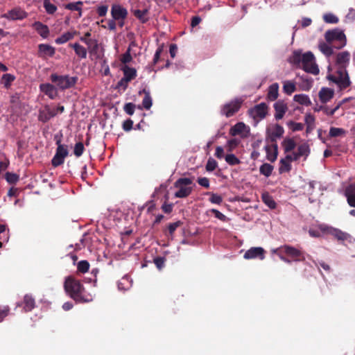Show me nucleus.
I'll list each match as a JSON object with an SVG mask.
<instances>
[{
  "label": "nucleus",
  "instance_id": "nucleus-1",
  "mask_svg": "<svg viewBox=\"0 0 355 355\" xmlns=\"http://www.w3.org/2000/svg\"><path fill=\"white\" fill-rule=\"evenodd\" d=\"M64 288L67 295L77 303H87L93 300V296L87 293L80 281L72 276L65 279Z\"/></svg>",
  "mask_w": 355,
  "mask_h": 355
},
{
  "label": "nucleus",
  "instance_id": "nucleus-2",
  "mask_svg": "<svg viewBox=\"0 0 355 355\" xmlns=\"http://www.w3.org/2000/svg\"><path fill=\"white\" fill-rule=\"evenodd\" d=\"M289 62L295 65L302 64V69L308 73L313 75L319 73V69L315 62L313 54L309 51L302 54L300 51H294L289 58Z\"/></svg>",
  "mask_w": 355,
  "mask_h": 355
},
{
  "label": "nucleus",
  "instance_id": "nucleus-3",
  "mask_svg": "<svg viewBox=\"0 0 355 355\" xmlns=\"http://www.w3.org/2000/svg\"><path fill=\"white\" fill-rule=\"evenodd\" d=\"M193 186L195 184L193 183L192 179L189 178H180L174 182V187L177 189V191L174 196L175 198H184L188 197L193 191Z\"/></svg>",
  "mask_w": 355,
  "mask_h": 355
},
{
  "label": "nucleus",
  "instance_id": "nucleus-4",
  "mask_svg": "<svg viewBox=\"0 0 355 355\" xmlns=\"http://www.w3.org/2000/svg\"><path fill=\"white\" fill-rule=\"evenodd\" d=\"M50 78L51 82L61 90L71 88L76 85L78 80L77 77H71L68 75H58L57 73H52Z\"/></svg>",
  "mask_w": 355,
  "mask_h": 355
},
{
  "label": "nucleus",
  "instance_id": "nucleus-5",
  "mask_svg": "<svg viewBox=\"0 0 355 355\" xmlns=\"http://www.w3.org/2000/svg\"><path fill=\"white\" fill-rule=\"evenodd\" d=\"M244 99L241 97L236 98L225 104L221 108V114L226 117H231L240 110Z\"/></svg>",
  "mask_w": 355,
  "mask_h": 355
},
{
  "label": "nucleus",
  "instance_id": "nucleus-6",
  "mask_svg": "<svg viewBox=\"0 0 355 355\" xmlns=\"http://www.w3.org/2000/svg\"><path fill=\"white\" fill-rule=\"evenodd\" d=\"M328 78L338 85L340 89H345L348 87L351 82L345 69H340L337 71V75H329Z\"/></svg>",
  "mask_w": 355,
  "mask_h": 355
},
{
  "label": "nucleus",
  "instance_id": "nucleus-7",
  "mask_svg": "<svg viewBox=\"0 0 355 355\" xmlns=\"http://www.w3.org/2000/svg\"><path fill=\"white\" fill-rule=\"evenodd\" d=\"M319 228L322 232V233L328 234L334 236L338 241H344L350 237L349 234L344 232L339 229L329 227L324 224L319 225Z\"/></svg>",
  "mask_w": 355,
  "mask_h": 355
},
{
  "label": "nucleus",
  "instance_id": "nucleus-8",
  "mask_svg": "<svg viewBox=\"0 0 355 355\" xmlns=\"http://www.w3.org/2000/svg\"><path fill=\"white\" fill-rule=\"evenodd\" d=\"M325 39L328 42L337 41L339 42V46L337 49H340L345 45L346 37L345 34L338 30L328 31L325 33Z\"/></svg>",
  "mask_w": 355,
  "mask_h": 355
},
{
  "label": "nucleus",
  "instance_id": "nucleus-9",
  "mask_svg": "<svg viewBox=\"0 0 355 355\" xmlns=\"http://www.w3.org/2000/svg\"><path fill=\"white\" fill-rule=\"evenodd\" d=\"M284 254L289 257L291 261H304L305 260V257L302 251L288 245H284Z\"/></svg>",
  "mask_w": 355,
  "mask_h": 355
},
{
  "label": "nucleus",
  "instance_id": "nucleus-10",
  "mask_svg": "<svg viewBox=\"0 0 355 355\" xmlns=\"http://www.w3.org/2000/svg\"><path fill=\"white\" fill-rule=\"evenodd\" d=\"M268 113V105L265 103H261L249 110L250 115L254 119H263Z\"/></svg>",
  "mask_w": 355,
  "mask_h": 355
},
{
  "label": "nucleus",
  "instance_id": "nucleus-11",
  "mask_svg": "<svg viewBox=\"0 0 355 355\" xmlns=\"http://www.w3.org/2000/svg\"><path fill=\"white\" fill-rule=\"evenodd\" d=\"M111 15L114 20H123L128 15V11L122 6L114 4L112 6Z\"/></svg>",
  "mask_w": 355,
  "mask_h": 355
},
{
  "label": "nucleus",
  "instance_id": "nucleus-12",
  "mask_svg": "<svg viewBox=\"0 0 355 355\" xmlns=\"http://www.w3.org/2000/svg\"><path fill=\"white\" fill-rule=\"evenodd\" d=\"M265 250L261 247H253L249 249L244 254V258L246 259H251L259 258L263 260L265 257Z\"/></svg>",
  "mask_w": 355,
  "mask_h": 355
},
{
  "label": "nucleus",
  "instance_id": "nucleus-13",
  "mask_svg": "<svg viewBox=\"0 0 355 355\" xmlns=\"http://www.w3.org/2000/svg\"><path fill=\"white\" fill-rule=\"evenodd\" d=\"M55 53L54 47L46 44H40L38 45V56L46 59L47 57L52 58Z\"/></svg>",
  "mask_w": 355,
  "mask_h": 355
},
{
  "label": "nucleus",
  "instance_id": "nucleus-14",
  "mask_svg": "<svg viewBox=\"0 0 355 355\" xmlns=\"http://www.w3.org/2000/svg\"><path fill=\"white\" fill-rule=\"evenodd\" d=\"M274 109L275 111V118L276 120L282 119L286 111L288 110V106L286 103L283 101H278L274 104Z\"/></svg>",
  "mask_w": 355,
  "mask_h": 355
},
{
  "label": "nucleus",
  "instance_id": "nucleus-15",
  "mask_svg": "<svg viewBox=\"0 0 355 355\" xmlns=\"http://www.w3.org/2000/svg\"><path fill=\"white\" fill-rule=\"evenodd\" d=\"M8 20H23L26 17V13L21 8H14L4 15Z\"/></svg>",
  "mask_w": 355,
  "mask_h": 355
},
{
  "label": "nucleus",
  "instance_id": "nucleus-16",
  "mask_svg": "<svg viewBox=\"0 0 355 355\" xmlns=\"http://www.w3.org/2000/svg\"><path fill=\"white\" fill-rule=\"evenodd\" d=\"M284 130L282 126L275 124L270 132H268V139L272 144H277V139L282 137Z\"/></svg>",
  "mask_w": 355,
  "mask_h": 355
},
{
  "label": "nucleus",
  "instance_id": "nucleus-17",
  "mask_svg": "<svg viewBox=\"0 0 355 355\" xmlns=\"http://www.w3.org/2000/svg\"><path fill=\"white\" fill-rule=\"evenodd\" d=\"M42 92L48 96L51 99H55L58 96L56 87L50 83H43L40 85Z\"/></svg>",
  "mask_w": 355,
  "mask_h": 355
},
{
  "label": "nucleus",
  "instance_id": "nucleus-18",
  "mask_svg": "<svg viewBox=\"0 0 355 355\" xmlns=\"http://www.w3.org/2000/svg\"><path fill=\"white\" fill-rule=\"evenodd\" d=\"M266 153V158L271 162H275L278 155V146L277 144H272L271 145H266L264 147Z\"/></svg>",
  "mask_w": 355,
  "mask_h": 355
},
{
  "label": "nucleus",
  "instance_id": "nucleus-19",
  "mask_svg": "<svg viewBox=\"0 0 355 355\" xmlns=\"http://www.w3.org/2000/svg\"><path fill=\"white\" fill-rule=\"evenodd\" d=\"M18 306H22L25 312L31 311L35 307V298L31 295L26 294L24 295L21 304H18Z\"/></svg>",
  "mask_w": 355,
  "mask_h": 355
},
{
  "label": "nucleus",
  "instance_id": "nucleus-20",
  "mask_svg": "<svg viewBox=\"0 0 355 355\" xmlns=\"http://www.w3.org/2000/svg\"><path fill=\"white\" fill-rule=\"evenodd\" d=\"M345 196L350 207H355V184H351L345 189Z\"/></svg>",
  "mask_w": 355,
  "mask_h": 355
},
{
  "label": "nucleus",
  "instance_id": "nucleus-21",
  "mask_svg": "<svg viewBox=\"0 0 355 355\" xmlns=\"http://www.w3.org/2000/svg\"><path fill=\"white\" fill-rule=\"evenodd\" d=\"M61 135L60 137L58 135L55 136V144L57 145V149L55 151V154H58L59 156L63 157L65 158L69 155V150L67 149V146L62 144L61 141Z\"/></svg>",
  "mask_w": 355,
  "mask_h": 355
},
{
  "label": "nucleus",
  "instance_id": "nucleus-22",
  "mask_svg": "<svg viewBox=\"0 0 355 355\" xmlns=\"http://www.w3.org/2000/svg\"><path fill=\"white\" fill-rule=\"evenodd\" d=\"M56 114L57 112L55 111L51 110L49 107L46 106L44 110L40 111L38 119L42 122L46 123Z\"/></svg>",
  "mask_w": 355,
  "mask_h": 355
},
{
  "label": "nucleus",
  "instance_id": "nucleus-23",
  "mask_svg": "<svg viewBox=\"0 0 355 355\" xmlns=\"http://www.w3.org/2000/svg\"><path fill=\"white\" fill-rule=\"evenodd\" d=\"M123 72V81L130 82L132 80L135 79L137 76V71L135 68L129 67L127 65H125L122 68Z\"/></svg>",
  "mask_w": 355,
  "mask_h": 355
},
{
  "label": "nucleus",
  "instance_id": "nucleus-24",
  "mask_svg": "<svg viewBox=\"0 0 355 355\" xmlns=\"http://www.w3.org/2000/svg\"><path fill=\"white\" fill-rule=\"evenodd\" d=\"M334 94L333 89L323 87L319 92V98L322 103H325L334 97Z\"/></svg>",
  "mask_w": 355,
  "mask_h": 355
},
{
  "label": "nucleus",
  "instance_id": "nucleus-25",
  "mask_svg": "<svg viewBox=\"0 0 355 355\" xmlns=\"http://www.w3.org/2000/svg\"><path fill=\"white\" fill-rule=\"evenodd\" d=\"M349 53L347 51H343L338 53L336 56V63L340 65V69H345L346 64L349 61Z\"/></svg>",
  "mask_w": 355,
  "mask_h": 355
},
{
  "label": "nucleus",
  "instance_id": "nucleus-26",
  "mask_svg": "<svg viewBox=\"0 0 355 355\" xmlns=\"http://www.w3.org/2000/svg\"><path fill=\"white\" fill-rule=\"evenodd\" d=\"M141 94H144V98H143V101H142V106L146 110H149L151 107L152 104H153L152 98L150 96V92L144 88L142 90L139 92V95H141Z\"/></svg>",
  "mask_w": 355,
  "mask_h": 355
},
{
  "label": "nucleus",
  "instance_id": "nucleus-27",
  "mask_svg": "<svg viewBox=\"0 0 355 355\" xmlns=\"http://www.w3.org/2000/svg\"><path fill=\"white\" fill-rule=\"evenodd\" d=\"M278 96L279 85L275 83L269 86L267 98L269 101H274L278 98Z\"/></svg>",
  "mask_w": 355,
  "mask_h": 355
},
{
  "label": "nucleus",
  "instance_id": "nucleus-28",
  "mask_svg": "<svg viewBox=\"0 0 355 355\" xmlns=\"http://www.w3.org/2000/svg\"><path fill=\"white\" fill-rule=\"evenodd\" d=\"M78 34V32L76 31H68L62 35H61L60 37H57L55 39V43L58 44H62L64 43H66L67 42L69 41L70 40L73 39L76 35Z\"/></svg>",
  "mask_w": 355,
  "mask_h": 355
},
{
  "label": "nucleus",
  "instance_id": "nucleus-29",
  "mask_svg": "<svg viewBox=\"0 0 355 355\" xmlns=\"http://www.w3.org/2000/svg\"><path fill=\"white\" fill-rule=\"evenodd\" d=\"M69 46L74 49L76 54L80 59H85L87 58V49L83 46L78 43L69 44Z\"/></svg>",
  "mask_w": 355,
  "mask_h": 355
},
{
  "label": "nucleus",
  "instance_id": "nucleus-30",
  "mask_svg": "<svg viewBox=\"0 0 355 355\" xmlns=\"http://www.w3.org/2000/svg\"><path fill=\"white\" fill-rule=\"evenodd\" d=\"M33 28L43 38H46L49 34V28L44 24H33Z\"/></svg>",
  "mask_w": 355,
  "mask_h": 355
},
{
  "label": "nucleus",
  "instance_id": "nucleus-31",
  "mask_svg": "<svg viewBox=\"0 0 355 355\" xmlns=\"http://www.w3.org/2000/svg\"><path fill=\"white\" fill-rule=\"evenodd\" d=\"M246 128H247V126L245 125V124L244 123L239 122L230 128V134L232 136H236L238 135H241L245 130Z\"/></svg>",
  "mask_w": 355,
  "mask_h": 355
},
{
  "label": "nucleus",
  "instance_id": "nucleus-32",
  "mask_svg": "<svg viewBox=\"0 0 355 355\" xmlns=\"http://www.w3.org/2000/svg\"><path fill=\"white\" fill-rule=\"evenodd\" d=\"M295 153L299 158L304 157V159H306L310 153L309 146L306 143L302 144L297 147V150Z\"/></svg>",
  "mask_w": 355,
  "mask_h": 355
},
{
  "label": "nucleus",
  "instance_id": "nucleus-33",
  "mask_svg": "<svg viewBox=\"0 0 355 355\" xmlns=\"http://www.w3.org/2000/svg\"><path fill=\"white\" fill-rule=\"evenodd\" d=\"M293 100L302 105L309 106L311 105L309 97L304 94H295L293 97Z\"/></svg>",
  "mask_w": 355,
  "mask_h": 355
},
{
  "label": "nucleus",
  "instance_id": "nucleus-34",
  "mask_svg": "<svg viewBox=\"0 0 355 355\" xmlns=\"http://www.w3.org/2000/svg\"><path fill=\"white\" fill-rule=\"evenodd\" d=\"M282 146L286 153L291 152L296 146V143L291 138H286L282 141Z\"/></svg>",
  "mask_w": 355,
  "mask_h": 355
},
{
  "label": "nucleus",
  "instance_id": "nucleus-35",
  "mask_svg": "<svg viewBox=\"0 0 355 355\" xmlns=\"http://www.w3.org/2000/svg\"><path fill=\"white\" fill-rule=\"evenodd\" d=\"M291 170V162L286 159V157L279 161V173H288Z\"/></svg>",
  "mask_w": 355,
  "mask_h": 355
},
{
  "label": "nucleus",
  "instance_id": "nucleus-36",
  "mask_svg": "<svg viewBox=\"0 0 355 355\" xmlns=\"http://www.w3.org/2000/svg\"><path fill=\"white\" fill-rule=\"evenodd\" d=\"M318 48L320 51L327 57H329L334 53L333 48L329 44L325 42H320L318 44Z\"/></svg>",
  "mask_w": 355,
  "mask_h": 355
},
{
  "label": "nucleus",
  "instance_id": "nucleus-37",
  "mask_svg": "<svg viewBox=\"0 0 355 355\" xmlns=\"http://www.w3.org/2000/svg\"><path fill=\"white\" fill-rule=\"evenodd\" d=\"M263 202L270 209L276 207V202L268 193H263L261 195Z\"/></svg>",
  "mask_w": 355,
  "mask_h": 355
},
{
  "label": "nucleus",
  "instance_id": "nucleus-38",
  "mask_svg": "<svg viewBox=\"0 0 355 355\" xmlns=\"http://www.w3.org/2000/svg\"><path fill=\"white\" fill-rule=\"evenodd\" d=\"M296 90V86L295 83L290 81V80H286L284 82L283 85V91L285 94L288 95H291Z\"/></svg>",
  "mask_w": 355,
  "mask_h": 355
},
{
  "label": "nucleus",
  "instance_id": "nucleus-39",
  "mask_svg": "<svg viewBox=\"0 0 355 355\" xmlns=\"http://www.w3.org/2000/svg\"><path fill=\"white\" fill-rule=\"evenodd\" d=\"M273 169V166L268 163H264L261 165L259 168V172L261 175L268 178L271 175Z\"/></svg>",
  "mask_w": 355,
  "mask_h": 355
},
{
  "label": "nucleus",
  "instance_id": "nucleus-40",
  "mask_svg": "<svg viewBox=\"0 0 355 355\" xmlns=\"http://www.w3.org/2000/svg\"><path fill=\"white\" fill-rule=\"evenodd\" d=\"M15 80V76L10 73H5L2 76L1 83L6 88H9L12 83Z\"/></svg>",
  "mask_w": 355,
  "mask_h": 355
},
{
  "label": "nucleus",
  "instance_id": "nucleus-41",
  "mask_svg": "<svg viewBox=\"0 0 355 355\" xmlns=\"http://www.w3.org/2000/svg\"><path fill=\"white\" fill-rule=\"evenodd\" d=\"M284 245H282V246H280L279 248L272 249V252L273 254H277L279 257L280 259L282 260L283 261L288 263H291V261L289 259H288L284 256Z\"/></svg>",
  "mask_w": 355,
  "mask_h": 355
},
{
  "label": "nucleus",
  "instance_id": "nucleus-42",
  "mask_svg": "<svg viewBox=\"0 0 355 355\" xmlns=\"http://www.w3.org/2000/svg\"><path fill=\"white\" fill-rule=\"evenodd\" d=\"M83 5V3L82 1L69 3L66 5V8L71 10L78 11V15H80Z\"/></svg>",
  "mask_w": 355,
  "mask_h": 355
},
{
  "label": "nucleus",
  "instance_id": "nucleus-43",
  "mask_svg": "<svg viewBox=\"0 0 355 355\" xmlns=\"http://www.w3.org/2000/svg\"><path fill=\"white\" fill-rule=\"evenodd\" d=\"M225 159L226 162L231 166H235L241 163L239 159L236 157L234 154H227L225 157Z\"/></svg>",
  "mask_w": 355,
  "mask_h": 355
},
{
  "label": "nucleus",
  "instance_id": "nucleus-44",
  "mask_svg": "<svg viewBox=\"0 0 355 355\" xmlns=\"http://www.w3.org/2000/svg\"><path fill=\"white\" fill-rule=\"evenodd\" d=\"M89 263L86 260H82L77 264L78 271L81 273H85L89 270Z\"/></svg>",
  "mask_w": 355,
  "mask_h": 355
},
{
  "label": "nucleus",
  "instance_id": "nucleus-45",
  "mask_svg": "<svg viewBox=\"0 0 355 355\" xmlns=\"http://www.w3.org/2000/svg\"><path fill=\"white\" fill-rule=\"evenodd\" d=\"M165 201L162 205V209L165 214H170L173 211V204L172 203H168L167 201L168 200V194H166L164 196Z\"/></svg>",
  "mask_w": 355,
  "mask_h": 355
},
{
  "label": "nucleus",
  "instance_id": "nucleus-46",
  "mask_svg": "<svg viewBox=\"0 0 355 355\" xmlns=\"http://www.w3.org/2000/svg\"><path fill=\"white\" fill-rule=\"evenodd\" d=\"M207 195L210 196L209 201L213 204L220 205L223 202V198L217 193L208 192Z\"/></svg>",
  "mask_w": 355,
  "mask_h": 355
},
{
  "label": "nucleus",
  "instance_id": "nucleus-47",
  "mask_svg": "<svg viewBox=\"0 0 355 355\" xmlns=\"http://www.w3.org/2000/svg\"><path fill=\"white\" fill-rule=\"evenodd\" d=\"M217 166H218L217 162L214 159L209 157L207 160L205 168H206L207 171L211 172V171H214L216 168Z\"/></svg>",
  "mask_w": 355,
  "mask_h": 355
},
{
  "label": "nucleus",
  "instance_id": "nucleus-48",
  "mask_svg": "<svg viewBox=\"0 0 355 355\" xmlns=\"http://www.w3.org/2000/svg\"><path fill=\"white\" fill-rule=\"evenodd\" d=\"M240 140L238 139H231L227 143V150L232 152L234 150L239 144Z\"/></svg>",
  "mask_w": 355,
  "mask_h": 355
},
{
  "label": "nucleus",
  "instance_id": "nucleus-49",
  "mask_svg": "<svg viewBox=\"0 0 355 355\" xmlns=\"http://www.w3.org/2000/svg\"><path fill=\"white\" fill-rule=\"evenodd\" d=\"M84 150L85 148L82 142H78L75 144L73 153L78 157L83 155Z\"/></svg>",
  "mask_w": 355,
  "mask_h": 355
},
{
  "label": "nucleus",
  "instance_id": "nucleus-50",
  "mask_svg": "<svg viewBox=\"0 0 355 355\" xmlns=\"http://www.w3.org/2000/svg\"><path fill=\"white\" fill-rule=\"evenodd\" d=\"M324 22H338V17L331 12L326 13L323 15Z\"/></svg>",
  "mask_w": 355,
  "mask_h": 355
},
{
  "label": "nucleus",
  "instance_id": "nucleus-51",
  "mask_svg": "<svg viewBox=\"0 0 355 355\" xmlns=\"http://www.w3.org/2000/svg\"><path fill=\"white\" fill-rule=\"evenodd\" d=\"M64 159L63 157L59 156L58 154H55L51 160V164L54 167H58L64 163Z\"/></svg>",
  "mask_w": 355,
  "mask_h": 355
},
{
  "label": "nucleus",
  "instance_id": "nucleus-52",
  "mask_svg": "<svg viewBox=\"0 0 355 355\" xmlns=\"http://www.w3.org/2000/svg\"><path fill=\"white\" fill-rule=\"evenodd\" d=\"M6 180L10 184H15L19 180V176L15 173L7 172L6 173Z\"/></svg>",
  "mask_w": 355,
  "mask_h": 355
},
{
  "label": "nucleus",
  "instance_id": "nucleus-53",
  "mask_svg": "<svg viewBox=\"0 0 355 355\" xmlns=\"http://www.w3.org/2000/svg\"><path fill=\"white\" fill-rule=\"evenodd\" d=\"M44 6L46 12L49 14H53L57 10L56 6L51 3L49 0H44Z\"/></svg>",
  "mask_w": 355,
  "mask_h": 355
},
{
  "label": "nucleus",
  "instance_id": "nucleus-54",
  "mask_svg": "<svg viewBox=\"0 0 355 355\" xmlns=\"http://www.w3.org/2000/svg\"><path fill=\"white\" fill-rule=\"evenodd\" d=\"M345 132V130L342 128L331 127L329 130V136L331 137H336L341 135Z\"/></svg>",
  "mask_w": 355,
  "mask_h": 355
},
{
  "label": "nucleus",
  "instance_id": "nucleus-55",
  "mask_svg": "<svg viewBox=\"0 0 355 355\" xmlns=\"http://www.w3.org/2000/svg\"><path fill=\"white\" fill-rule=\"evenodd\" d=\"M288 126L290 128L295 132V131H301L304 129V125L302 123H297L294 121H290L288 123Z\"/></svg>",
  "mask_w": 355,
  "mask_h": 355
},
{
  "label": "nucleus",
  "instance_id": "nucleus-56",
  "mask_svg": "<svg viewBox=\"0 0 355 355\" xmlns=\"http://www.w3.org/2000/svg\"><path fill=\"white\" fill-rule=\"evenodd\" d=\"M135 107L136 106L134 103H128L125 104V105L123 107V110L126 114L132 116L135 112Z\"/></svg>",
  "mask_w": 355,
  "mask_h": 355
},
{
  "label": "nucleus",
  "instance_id": "nucleus-57",
  "mask_svg": "<svg viewBox=\"0 0 355 355\" xmlns=\"http://www.w3.org/2000/svg\"><path fill=\"white\" fill-rule=\"evenodd\" d=\"M165 261L166 259L162 257H157L153 260L154 263L159 270H161L164 268Z\"/></svg>",
  "mask_w": 355,
  "mask_h": 355
},
{
  "label": "nucleus",
  "instance_id": "nucleus-58",
  "mask_svg": "<svg viewBox=\"0 0 355 355\" xmlns=\"http://www.w3.org/2000/svg\"><path fill=\"white\" fill-rule=\"evenodd\" d=\"M10 308L8 306H0V322L8 315Z\"/></svg>",
  "mask_w": 355,
  "mask_h": 355
},
{
  "label": "nucleus",
  "instance_id": "nucleus-59",
  "mask_svg": "<svg viewBox=\"0 0 355 355\" xmlns=\"http://www.w3.org/2000/svg\"><path fill=\"white\" fill-rule=\"evenodd\" d=\"M132 56L130 55V48L129 47L127 51L123 54L122 58L121 59V62L126 64L130 62L132 60Z\"/></svg>",
  "mask_w": 355,
  "mask_h": 355
},
{
  "label": "nucleus",
  "instance_id": "nucleus-60",
  "mask_svg": "<svg viewBox=\"0 0 355 355\" xmlns=\"http://www.w3.org/2000/svg\"><path fill=\"white\" fill-rule=\"evenodd\" d=\"M133 125V121L130 119H128L123 121L122 128L124 131L128 132L132 130Z\"/></svg>",
  "mask_w": 355,
  "mask_h": 355
},
{
  "label": "nucleus",
  "instance_id": "nucleus-61",
  "mask_svg": "<svg viewBox=\"0 0 355 355\" xmlns=\"http://www.w3.org/2000/svg\"><path fill=\"white\" fill-rule=\"evenodd\" d=\"M210 211L214 214V216L219 219L221 221H225L226 219H227V217L223 214H222L220 211H219L218 210L216 209H211L210 210Z\"/></svg>",
  "mask_w": 355,
  "mask_h": 355
},
{
  "label": "nucleus",
  "instance_id": "nucleus-62",
  "mask_svg": "<svg viewBox=\"0 0 355 355\" xmlns=\"http://www.w3.org/2000/svg\"><path fill=\"white\" fill-rule=\"evenodd\" d=\"M198 183L205 187L208 189L210 186L209 184V180L207 178L203 177V178H198L197 180Z\"/></svg>",
  "mask_w": 355,
  "mask_h": 355
},
{
  "label": "nucleus",
  "instance_id": "nucleus-63",
  "mask_svg": "<svg viewBox=\"0 0 355 355\" xmlns=\"http://www.w3.org/2000/svg\"><path fill=\"white\" fill-rule=\"evenodd\" d=\"M304 121L306 125H315V117L311 114H306Z\"/></svg>",
  "mask_w": 355,
  "mask_h": 355
},
{
  "label": "nucleus",
  "instance_id": "nucleus-64",
  "mask_svg": "<svg viewBox=\"0 0 355 355\" xmlns=\"http://www.w3.org/2000/svg\"><path fill=\"white\" fill-rule=\"evenodd\" d=\"M181 223L180 221L170 223L168 226V233L171 235H173L176 229L180 225Z\"/></svg>",
  "mask_w": 355,
  "mask_h": 355
}]
</instances>
